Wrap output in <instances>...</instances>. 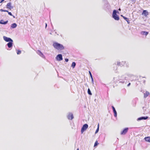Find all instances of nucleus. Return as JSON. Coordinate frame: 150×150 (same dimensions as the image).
<instances>
[{
	"mask_svg": "<svg viewBox=\"0 0 150 150\" xmlns=\"http://www.w3.org/2000/svg\"><path fill=\"white\" fill-rule=\"evenodd\" d=\"M12 16L13 18H15V17L13 15V16Z\"/></svg>",
	"mask_w": 150,
	"mask_h": 150,
	"instance_id": "34",
	"label": "nucleus"
},
{
	"mask_svg": "<svg viewBox=\"0 0 150 150\" xmlns=\"http://www.w3.org/2000/svg\"><path fill=\"white\" fill-rule=\"evenodd\" d=\"M50 34H52L51 33H50Z\"/></svg>",
	"mask_w": 150,
	"mask_h": 150,
	"instance_id": "37",
	"label": "nucleus"
},
{
	"mask_svg": "<svg viewBox=\"0 0 150 150\" xmlns=\"http://www.w3.org/2000/svg\"><path fill=\"white\" fill-rule=\"evenodd\" d=\"M37 53L40 56H41V57L43 58H45V56L40 50H38L37 52Z\"/></svg>",
	"mask_w": 150,
	"mask_h": 150,
	"instance_id": "11",
	"label": "nucleus"
},
{
	"mask_svg": "<svg viewBox=\"0 0 150 150\" xmlns=\"http://www.w3.org/2000/svg\"><path fill=\"white\" fill-rule=\"evenodd\" d=\"M130 84H131L130 83H129L128 84V85H127V86L128 87L129 86H130Z\"/></svg>",
	"mask_w": 150,
	"mask_h": 150,
	"instance_id": "32",
	"label": "nucleus"
},
{
	"mask_svg": "<svg viewBox=\"0 0 150 150\" xmlns=\"http://www.w3.org/2000/svg\"><path fill=\"white\" fill-rule=\"evenodd\" d=\"M47 26V23H45V28H46Z\"/></svg>",
	"mask_w": 150,
	"mask_h": 150,
	"instance_id": "33",
	"label": "nucleus"
},
{
	"mask_svg": "<svg viewBox=\"0 0 150 150\" xmlns=\"http://www.w3.org/2000/svg\"><path fill=\"white\" fill-rule=\"evenodd\" d=\"M17 26V24L15 23H14L11 24V29L14 28H16Z\"/></svg>",
	"mask_w": 150,
	"mask_h": 150,
	"instance_id": "16",
	"label": "nucleus"
},
{
	"mask_svg": "<svg viewBox=\"0 0 150 150\" xmlns=\"http://www.w3.org/2000/svg\"><path fill=\"white\" fill-rule=\"evenodd\" d=\"M17 53L18 54H20L21 53V51L20 50H17Z\"/></svg>",
	"mask_w": 150,
	"mask_h": 150,
	"instance_id": "27",
	"label": "nucleus"
},
{
	"mask_svg": "<svg viewBox=\"0 0 150 150\" xmlns=\"http://www.w3.org/2000/svg\"><path fill=\"white\" fill-rule=\"evenodd\" d=\"M52 45L55 49L57 50H62L64 49L63 45L57 42H54Z\"/></svg>",
	"mask_w": 150,
	"mask_h": 150,
	"instance_id": "1",
	"label": "nucleus"
},
{
	"mask_svg": "<svg viewBox=\"0 0 150 150\" xmlns=\"http://www.w3.org/2000/svg\"><path fill=\"white\" fill-rule=\"evenodd\" d=\"M144 139L146 141L150 142V137H145Z\"/></svg>",
	"mask_w": 150,
	"mask_h": 150,
	"instance_id": "22",
	"label": "nucleus"
},
{
	"mask_svg": "<svg viewBox=\"0 0 150 150\" xmlns=\"http://www.w3.org/2000/svg\"><path fill=\"white\" fill-rule=\"evenodd\" d=\"M104 8L107 11H109L111 10V6L107 1H105Z\"/></svg>",
	"mask_w": 150,
	"mask_h": 150,
	"instance_id": "3",
	"label": "nucleus"
},
{
	"mask_svg": "<svg viewBox=\"0 0 150 150\" xmlns=\"http://www.w3.org/2000/svg\"><path fill=\"white\" fill-rule=\"evenodd\" d=\"M149 94L150 93L149 92L146 91V93H144V98H146L149 96Z\"/></svg>",
	"mask_w": 150,
	"mask_h": 150,
	"instance_id": "19",
	"label": "nucleus"
},
{
	"mask_svg": "<svg viewBox=\"0 0 150 150\" xmlns=\"http://www.w3.org/2000/svg\"><path fill=\"white\" fill-rule=\"evenodd\" d=\"M87 92L88 93L89 95H92V93L91 92V91L89 88L88 89Z\"/></svg>",
	"mask_w": 150,
	"mask_h": 150,
	"instance_id": "26",
	"label": "nucleus"
},
{
	"mask_svg": "<svg viewBox=\"0 0 150 150\" xmlns=\"http://www.w3.org/2000/svg\"><path fill=\"white\" fill-rule=\"evenodd\" d=\"M56 60L59 61H61L63 59L62 55L61 54H58L56 57Z\"/></svg>",
	"mask_w": 150,
	"mask_h": 150,
	"instance_id": "5",
	"label": "nucleus"
},
{
	"mask_svg": "<svg viewBox=\"0 0 150 150\" xmlns=\"http://www.w3.org/2000/svg\"><path fill=\"white\" fill-rule=\"evenodd\" d=\"M88 124H85L83 125L81 129V133H82L84 131H85L88 128Z\"/></svg>",
	"mask_w": 150,
	"mask_h": 150,
	"instance_id": "4",
	"label": "nucleus"
},
{
	"mask_svg": "<svg viewBox=\"0 0 150 150\" xmlns=\"http://www.w3.org/2000/svg\"><path fill=\"white\" fill-rule=\"evenodd\" d=\"M125 79H120L119 81V83H125V81H126V79H125V78L124 77Z\"/></svg>",
	"mask_w": 150,
	"mask_h": 150,
	"instance_id": "17",
	"label": "nucleus"
},
{
	"mask_svg": "<svg viewBox=\"0 0 150 150\" xmlns=\"http://www.w3.org/2000/svg\"><path fill=\"white\" fill-rule=\"evenodd\" d=\"M148 117L146 116L145 117L142 116L141 117H139L138 118L137 120V121H139L142 120H146L148 118Z\"/></svg>",
	"mask_w": 150,
	"mask_h": 150,
	"instance_id": "9",
	"label": "nucleus"
},
{
	"mask_svg": "<svg viewBox=\"0 0 150 150\" xmlns=\"http://www.w3.org/2000/svg\"><path fill=\"white\" fill-rule=\"evenodd\" d=\"M89 74H90V76L91 78V79L92 82V83H93V82H94L93 79V76H92L91 73V71H89Z\"/></svg>",
	"mask_w": 150,
	"mask_h": 150,
	"instance_id": "23",
	"label": "nucleus"
},
{
	"mask_svg": "<svg viewBox=\"0 0 150 150\" xmlns=\"http://www.w3.org/2000/svg\"><path fill=\"white\" fill-rule=\"evenodd\" d=\"M77 150H79V148H78V149H77Z\"/></svg>",
	"mask_w": 150,
	"mask_h": 150,
	"instance_id": "35",
	"label": "nucleus"
},
{
	"mask_svg": "<svg viewBox=\"0 0 150 150\" xmlns=\"http://www.w3.org/2000/svg\"><path fill=\"white\" fill-rule=\"evenodd\" d=\"M119 10H120V8H119Z\"/></svg>",
	"mask_w": 150,
	"mask_h": 150,
	"instance_id": "36",
	"label": "nucleus"
},
{
	"mask_svg": "<svg viewBox=\"0 0 150 150\" xmlns=\"http://www.w3.org/2000/svg\"><path fill=\"white\" fill-rule=\"evenodd\" d=\"M125 63L126 62L125 61H122L121 62H117V64L118 66L122 67L123 66H124Z\"/></svg>",
	"mask_w": 150,
	"mask_h": 150,
	"instance_id": "10",
	"label": "nucleus"
},
{
	"mask_svg": "<svg viewBox=\"0 0 150 150\" xmlns=\"http://www.w3.org/2000/svg\"><path fill=\"white\" fill-rule=\"evenodd\" d=\"M142 15H144L145 16H147L148 14V13L146 10H143L142 13Z\"/></svg>",
	"mask_w": 150,
	"mask_h": 150,
	"instance_id": "18",
	"label": "nucleus"
},
{
	"mask_svg": "<svg viewBox=\"0 0 150 150\" xmlns=\"http://www.w3.org/2000/svg\"><path fill=\"white\" fill-rule=\"evenodd\" d=\"M4 40L6 42H10L13 41V40L10 38L7 37L5 36H4L3 37Z\"/></svg>",
	"mask_w": 150,
	"mask_h": 150,
	"instance_id": "6",
	"label": "nucleus"
},
{
	"mask_svg": "<svg viewBox=\"0 0 150 150\" xmlns=\"http://www.w3.org/2000/svg\"><path fill=\"white\" fill-rule=\"evenodd\" d=\"M65 62H67L69 61V59L67 58H66L65 59Z\"/></svg>",
	"mask_w": 150,
	"mask_h": 150,
	"instance_id": "31",
	"label": "nucleus"
},
{
	"mask_svg": "<svg viewBox=\"0 0 150 150\" xmlns=\"http://www.w3.org/2000/svg\"><path fill=\"white\" fill-rule=\"evenodd\" d=\"M141 34L143 35L146 36L148 34V32L146 31H143L141 32Z\"/></svg>",
	"mask_w": 150,
	"mask_h": 150,
	"instance_id": "21",
	"label": "nucleus"
},
{
	"mask_svg": "<svg viewBox=\"0 0 150 150\" xmlns=\"http://www.w3.org/2000/svg\"><path fill=\"white\" fill-rule=\"evenodd\" d=\"M117 13H119V11L116 10H114L112 12V16L115 20L118 21L120 19V18L119 16L117 15Z\"/></svg>",
	"mask_w": 150,
	"mask_h": 150,
	"instance_id": "2",
	"label": "nucleus"
},
{
	"mask_svg": "<svg viewBox=\"0 0 150 150\" xmlns=\"http://www.w3.org/2000/svg\"><path fill=\"white\" fill-rule=\"evenodd\" d=\"M76 65V63L75 62H73L72 63L71 67L73 69L74 68Z\"/></svg>",
	"mask_w": 150,
	"mask_h": 150,
	"instance_id": "24",
	"label": "nucleus"
},
{
	"mask_svg": "<svg viewBox=\"0 0 150 150\" xmlns=\"http://www.w3.org/2000/svg\"><path fill=\"white\" fill-rule=\"evenodd\" d=\"M128 128L126 127L124 128L123 130L121 132V135H125L126 134L128 131Z\"/></svg>",
	"mask_w": 150,
	"mask_h": 150,
	"instance_id": "8",
	"label": "nucleus"
},
{
	"mask_svg": "<svg viewBox=\"0 0 150 150\" xmlns=\"http://www.w3.org/2000/svg\"><path fill=\"white\" fill-rule=\"evenodd\" d=\"M0 11L2 12H8V11L6 10L3 9H0Z\"/></svg>",
	"mask_w": 150,
	"mask_h": 150,
	"instance_id": "28",
	"label": "nucleus"
},
{
	"mask_svg": "<svg viewBox=\"0 0 150 150\" xmlns=\"http://www.w3.org/2000/svg\"><path fill=\"white\" fill-rule=\"evenodd\" d=\"M98 142L97 141H96V142L95 143L94 145V146H97V145L98 144Z\"/></svg>",
	"mask_w": 150,
	"mask_h": 150,
	"instance_id": "29",
	"label": "nucleus"
},
{
	"mask_svg": "<svg viewBox=\"0 0 150 150\" xmlns=\"http://www.w3.org/2000/svg\"><path fill=\"white\" fill-rule=\"evenodd\" d=\"M121 16H122L123 17V18L127 21V22L128 24L130 23L129 21V20L128 18L125 16H124L122 15Z\"/></svg>",
	"mask_w": 150,
	"mask_h": 150,
	"instance_id": "20",
	"label": "nucleus"
},
{
	"mask_svg": "<svg viewBox=\"0 0 150 150\" xmlns=\"http://www.w3.org/2000/svg\"><path fill=\"white\" fill-rule=\"evenodd\" d=\"M99 124L98 123V127L96 131L95 134H97V133H98V132L99 131Z\"/></svg>",
	"mask_w": 150,
	"mask_h": 150,
	"instance_id": "25",
	"label": "nucleus"
},
{
	"mask_svg": "<svg viewBox=\"0 0 150 150\" xmlns=\"http://www.w3.org/2000/svg\"><path fill=\"white\" fill-rule=\"evenodd\" d=\"M7 12L8 13V14L9 15H10V16H13V15H12V14L11 12H9L8 11V12Z\"/></svg>",
	"mask_w": 150,
	"mask_h": 150,
	"instance_id": "30",
	"label": "nucleus"
},
{
	"mask_svg": "<svg viewBox=\"0 0 150 150\" xmlns=\"http://www.w3.org/2000/svg\"><path fill=\"white\" fill-rule=\"evenodd\" d=\"M11 2L8 3L6 5V8H8L10 10L11 9L13 8V6H11Z\"/></svg>",
	"mask_w": 150,
	"mask_h": 150,
	"instance_id": "13",
	"label": "nucleus"
},
{
	"mask_svg": "<svg viewBox=\"0 0 150 150\" xmlns=\"http://www.w3.org/2000/svg\"><path fill=\"white\" fill-rule=\"evenodd\" d=\"M13 41L8 42L7 44V45L9 48H12L13 45Z\"/></svg>",
	"mask_w": 150,
	"mask_h": 150,
	"instance_id": "12",
	"label": "nucleus"
},
{
	"mask_svg": "<svg viewBox=\"0 0 150 150\" xmlns=\"http://www.w3.org/2000/svg\"><path fill=\"white\" fill-rule=\"evenodd\" d=\"M8 21H4L3 20H1L0 21V24H1L6 25L8 23Z\"/></svg>",
	"mask_w": 150,
	"mask_h": 150,
	"instance_id": "15",
	"label": "nucleus"
},
{
	"mask_svg": "<svg viewBox=\"0 0 150 150\" xmlns=\"http://www.w3.org/2000/svg\"><path fill=\"white\" fill-rule=\"evenodd\" d=\"M112 108L113 110V112L114 113V116L115 117H117V112L116 111V110L113 106H112Z\"/></svg>",
	"mask_w": 150,
	"mask_h": 150,
	"instance_id": "14",
	"label": "nucleus"
},
{
	"mask_svg": "<svg viewBox=\"0 0 150 150\" xmlns=\"http://www.w3.org/2000/svg\"><path fill=\"white\" fill-rule=\"evenodd\" d=\"M67 118L69 120H72L74 118L73 114L71 112H69L67 116Z\"/></svg>",
	"mask_w": 150,
	"mask_h": 150,
	"instance_id": "7",
	"label": "nucleus"
}]
</instances>
